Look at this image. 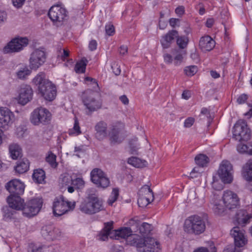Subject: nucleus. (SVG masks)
I'll list each match as a JSON object with an SVG mask.
<instances>
[{
    "label": "nucleus",
    "instance_id": "nucleus-1",
    "mask_svg": "<svg viewBox=\"0 0 252 252\" xmlns=\"http://www.w3.org/2000/svg\"><path fill=\"white\" fill-rule=\"evenodd\" d=\"M87 193V196L80 205V211L87 214H94L103 210L102 201L99 198L96 190L90 188Z\"/></svg>",
    "mask_w": 252,
    "mask_h": 252
},
{
    "label": "nucleus",
    "instance_id": "nucleus-2",
    "mask_svg": "<svg viewBox=\"0 0 252 252\" xmlns=\"http://www.w3.org/2000/svg\"><path fill=\"white\" fill-rule=\"evenodd\" d=\"M33 83L38 87L39 93L48 101L54 100L57 95L56 86L46 78L43 72L38 73L32 80Z\"/></svg>",
    "mask_w": 252,
    "mask_h": 252
},
{
    "label": "nucleus",
    "instance_id": "nucleus-3",
    "mask_svg": "<svg viewBox=\"0 0 252 252\" xmlns=\"http://www.w3.org/2000/svg\"><path fill=\"white\" fill-rule=\"evenodd\" d=\"M112 222H107L105 224L103 229L101 231L98 236V239L102 241H105L108 237L111 239H119L121 238L126 239L127 244L133 246L129 242L130 238L133 235H138L136 234H132V230L129 227H124L119 230H112ZM131 240L132 239H131Z\"/></svg>",
    "mask_w": 252,
    "mask_h": 252
},
{
    "label": "nucleus",
    "instance_id": "nucleus-4",
    "mask_svg": "<svg viewBox=\"0 0 252 252\" xmlns=\"http://www.w3.org/2000/svg\"><path fill=\"white\" fill-rule=\"evenodd\" d=\"M129 242L135 246L138 252H158L160 250L159 242L151 237L142 238L139 235H133Z\"/></svg>",
    "mask_w": 252,
    "mask_h": 252
},
{
    "label": "nucleus",
    "instance_id": "nucleus-5",
    "mask_svg": "<svg viewBox=\"0 0 252 252\" xmlns=\"http://www.w3.org/2000/svg\"><path fill=\"white\" fill-rule=\"evenodd\" d=\"M184 230L188 233L196 235L203 233L206 229L205 221L198 216H192L186 219Z\"/></svg>",
    "mask_w": 252,
    "mask_h": 252
},
{
    "label": "nucleus",
    "instance_id": "nucleus-6",
    "mask_svg": "<svg viewBox=\"0 0 252 252\" xmlns=\"http://www.w3.org/2000/svg\"><path fill=\"white\" fill-rule=\"evenodd\" d=\"M233 136L239 141H248L250 139L251 130L245 120H239L235 124L233 127Z\"/></svg>",
    "mask_w": 252,
    "mask_h": 252
},
{
    "label": "nucleus",
    "instance_id": "nucleus-7",
    "mask_svg": "<svg viewBox=\"0 0 252 252\" xmlns=\"http://www.w3.org/2000/svg\"><path fill=\"white\" fill-rule=\"evenodd\" d=\"M75 206V202H68L63 196L56 197L53 205V212L55 216H61L68 211L73 210Z\"/></svg>",
    "mask_w": 252,
    "mask_h": 252
},
{
    "label": "nucleus",
    "instance_id": "nucleus-8",
    "mask_svg": "<svg viewBox=\"0 0 252 252\" xmlns=\"http://www.w3.org/2000/svg\"><path fill=\"white\" fill-rule=\"evenodd\" d=\"M46 54L43 48L34 49L31 54L29 62V67L33 70H37L46 62Z\"/></svg>",
    "mask_w": 252,
    "mask_h": 252
},
{
    "label": "nucleus",
    "instance_id": "nucleus-9",
    "mask_svg": "<svg viewBox=\"0 0 252 252\" xmlns=\"http://www.w3.org/2000/svg\"><path fill=\"white\" fill-rule=\"evenodd\" d=\"M51 115L45 108L39 107L34 110L30 118L31 123L35 126L45 124L50 121Z\"/></svg>",
    "mask_w": 252,
    "mask_h": 252
},
{
    "label": "nucleus",
    "instance_id": "nucleus-10",
    "mask_svg": "<svg viewBox=\"0 0 252 252\" xmlns=\"http://www.w3.org/2000/svg\"><path fill=\"white\" fill-rule=\"evenodd\" d=\"M95 96V93L91 90L87 91L83 96V103L90 113L100 109L102 106L101 101L96 99Z\"/></svg>",
    "mask_w": 252,
    "mask_h": 252
},
{
    "label": "nucleus",
    "instance_id": "nucleus-11",
    "mask_svg": "<svg viewBox=\"0 0 252 252\" xmlns=\"http://www.w3.org/2000/svg\"><path fill=\"white\" fill-rule=\"evenodd\" d=\"M125 126L124 124L117 122L113 124L108 133L109 141L111 145L119 144L124 139L123 134Z\"/></svg>",
    "mask_w": 252,
    "mask_h": 252
},
{
    "label": "nucleus",
    "instance_id": "nucleus-12",
    "mask_svg": "<svg viewBox=\"0 0 252 252\" xmlns=\"http://www.w3.org/2000/svg\"><path fill=\"white\" fill-rule=\"evenodd\" d=\"M29 44V39L27 37H16L10 41L3 48L5 54L18 52L22 50Z\"/></svg>",
    "mask_w": 252,
    "mask_h": 252
},
{
    "label": "nucleus",
    "instance_id": "nucleus-13",
    "mask_svg": "<svg viewBox=\"0 0 252 252\" xmlns=\"http://www.w3.org/2000/svg\"><path fill=\"white\" fill-rule=\"evenodd\" d=\"M233 166L228 160L222 161L218 171V175L224 183H230L233 180Z\"/></svg>",
    "mask_w": 252,
    "mask_h": 252
},
{
    "label": "nucleus",
    "instance_id": "nucleus-14",
    "mask_svg": "<svg viewBox=\"0 0 252 252\" xmlns=\"http://www.w3.org/2000/svg\"><path fill=\"white\" fill-rule=\"evenodd\" d=\"M91 179L98 187L104 189L110 185V181L106 174L99 168H94L91 171Z\"/></svg>",
    "mask_w": 252,
    "mask_h": 252
},
{
    "label": "nucleus",
    "instance_id": "nucleus-15",
    "mask_svg": "<svg viewBox=\"0 0 252 252\" xmlns=\"http://www.w3.org/2000/svg\"><path fill=\"white\" fill-rule=\"evenodd\" d=\"M42 205V200L40 198L31 199L25 204L23 208V214L27 217H33L38 213Z\"/></svg>",
    "mask_w": 252,
    "mask_h": 252
},
{
    "label": "nucleus",
    "instance_id": "nucleus-16",
    "mask_svg": "<svg viewBox=\"0 0 252 252\" xmlns=\"http://www.w3.org/2000/svg\"><path fill=\"white\" fill-rule=\"evenodd\" d=\"M14 121V115L8 108H0V128L8 129Z\"/></svg>",
    "mask_w": 252,
    "mask_h": 252
},
{
    "label": "nucleus",
    "instance_id": "nucleus-17",
    "mask_svg": "<svg viewBox=\"0 0 252 252\" xmlns=\"http://www.w3.org/2000/svg\"><path fill=\"white\" fill-rule=\"evenodd\" d=\"M48 16L53 22L60 23L65 19L67 15L64 8L56 5L51 7L48 12Z\"/></svg>",
    "mask_w": 252,
    "mask_h": 252
},
{
    "label": "nucleus",
    "instance_id": "nucleus-18",
    "mask_svg": "<svg viewBox=\"0 0 252 252\" xmlns=\"http://www.w3.org/2000/svg\"><path fill=\"white\" fill-rule=\"evenodd\" d=\"M230 235L234 238L236 247L241 248L244 247L248 242L245 231L239 227H234L230 231Z\"/></svg>",
    "mask_w": 252,
    "mask_h": 252
},
{
    "label": "nucleus",
    "instance_id": "nucleus-19",
    "mask_svg": "<svg viewBox=\"0 0 252 252\" xmlns=\"http://www.w3.org/2000/svg\"><path fill=\"white\" fill-rule=\"evenodd\" d=\"M222 201L227 209L231 210L238 205L239 199L237 194L231 190H226L223 192Z\"/></svg>",
    "mask_w": 252,
    "mask_h": 252
},
{
    "label": "nucleus",
    "instance_id": "nucleus-20",
    "mask_svg": "<svg viewBox=\"0 0 252 252\" xmlns=\"http://www.w3.org/2000/svg\"><path fill=\"white\" fill-rule=\"evenodd\" d=\"M32 95L33 91L32 88L27 85H22L19 91L17 97L18 103L25 105L32 100Z\"/></svg>",
    "mask_w": 252,
    "mask_h": 252
},
{
    "label": "nucleus",
    "instance_id": "nucleus-21",
    "mask_svg": "<svg viewBox=\"0 0 252 252\" xmlns=\"http://www.w3.org/2000/svg\"><path fill=\"white\" fill-rule=\"evenodd\" d=\"M5 188L11 194L21 195L24 192L25 185L19 180L13 179L6 183Z\"/></svg>",
    "mask_w": 252,
    "mask_h": 252
},
{
    "label": "nucleus",
    "instance_id": "nucleus-22",
    "mask_svg": "<svg viewBox=\"0 0 252 252\" xmlns=\"http://www.w3.org/2000/svg\"><path fill=\"white\" fill-rule=\"evenodd\" d=\"M41 233L44 239L49 241L58 239L61 236V231L55 229L52 225L43 226L41 230Z\"/></svg>",
    "mask_w": 252,
    "mask_h": 252
},
{
    "label": "nucleus",
    "instance_id": "nucleus-23",
    "mask_svg": "<svg viewBox=\"0 0 252 252\" xmlns=\"http://www.w3.org/2000/svg\"><path fill=\"white\" fill-rule=\"evenodd\" d=\"M7 202L9 207L16 210H21L25 205L24 200L20 195L11 194L7 198Z\"/></svg>",
    "mask_w": 252,
    "mask_h": 252
},
{
    "label": "nucleus",
    "instance_id": "nucleus-24",
    "mask_svg": "<svg viewBox=\"0 0 252 252\" xmlns=\"http://www.w3.org/2000/svg\"><path fill=\"white\" fill-rule=\"evenodd\" d=\"M178 36V32L176 30L169 31L165 35L163 36L160 40L161 44L164 49H167L170 47L175 38Z\"/></svg>",
    "mask_w": 252,
    "mask_h": 252
},
{
    "label": "nucleus",
    "instance_id": "nucleus-25",
    "mask_svg": "<svg viewBox=\"0 0 252 252\" xmlns=\"http://www.w3.org/2000/svg\"><path fill=\"white\" fill-rule=\"evenodd\" d=\"M95 136L99 140L104 139L107 135V124L103 122H98L94 126Z\"/></svg>",
    "mask_w": 252,
    "mask_h": 252
},
{
    "label": "nucleus",
    "instance_id": "nucleus-26",
    "mask_svg": "<svg viewBox=\"0 0 252 252\" xmlns=\"http://www.w3.org/2000/svg\"><path fill=\"white\" fill-rule=\"evenodd\" d=\"M199 46L203 51H209L214 48L215 41L209 35L203 36L200 39Z\"/></svg>",
    "mask_w": 252,
    "mask_h": 252
},
{
    "label": "nucleus",
    "instance_id": "nucleus-27",
    "mask_svg": "<svg viewBox=\"0 0 252 252\" xmlns=\"http://www.w3.org/2000/svg\"><path fill=\"white\" fill-rule=\"evenodd\" d=\"M236 218L239 224L245 225L250 222L252 215L248 214L245 210H240L237 213Z\"/></svg>",
    "mask_w": 252,
    "mask_h": 252
},
{
    "label": "nucleus",
    "instance_id": "nucleus-28",
    "mask_svg": "<svg viewBox=\"0 0 252 252\" xmlns=\"http://www.w3.org/2000/svg\"><path fill=\"white\" fill-rule=\"evenodd\" d=\"M242 175L247 181L252 182V159L248 160L243 166Z\"/></svg>",
    "mask_w": 252,
    "mask_h": 252
},
{
    "label": "nucleus",
    "instance_id": "nucleus-29",
    "mask_svg": "<svg viewBox=\"0 0 252 252\" xmlns=\"http://www.w3.org/2000/svg\"><path fill=\"white\" fill-rule=\"evenodd\" d=\"M171 54L173 56L175 65H179L183 62L184 56L186 54V51L181 49H174L171 50Z\"/></svg>",
    "mask_w": 252,
    "mask_h": 252
},
{
    "label": "nucleus",
    "instance_id": "nucleus-30",
    "mask_svg": "<svg viewBox=\"0 0 252 252\" xmlns=\"http://www.w3.org/2000/svg\"><path fill=\"white\" fill-rule=\"evenodd\" d=\"M9 151L10 157L13 159H17L22 156V149L17 144H10L9 146Z\"/></svg>",
    "mask_w": 252,
    "mask_h": 252
},
{
    "label": "nucleus",
    "instance_id": "nucleus-31",
    "mask_svg": "<svg viewBox=\"0 0 252 252\" xmlns=\"http://www.w3.org/2000/svg\"><path fill=\"white\" fill-rule=\"evenodd\" d=\"M213 209L215 213L218 215H222L227 208L226 206L222 203V200H215L213 203Z\"/></svg>",
    "mask_w": 252,
    "mask_h": 252
},
{
    "label": "nucleus",
    "instance_id": "nucleus-32",
    "mask_svg": "<svg viewBox=\"0 0 252 252\" xmlns=\"http://www.w3.org/2000/svg\"><path fill=\"white\" fill-rule=\"evenodd\" d=\"M29 162L27 160H22L17 162V165L15 167L16 172L23 174L26 172L29 168Z\"/></svg>",
    "mask_w": 252,
    "mask_h": 252
},
{
    "label": "nucleus",
    "instance_id": "nucleus-33",
    "mask_svg": "<svg viewBox=\"0 0 252 252\" xmlns=\"http://www.w3.org/2000/svg\"><path fill=\"white\" fill-rule=\"evenodd\" d=\"M127 162L128 164L137 168H142L148 164L145 160H142L136 157H131L128 158Z\"/></svg>",
    "mask_w": 252,
    "mask_h": 252
},
{
    "label": "nucleus",
    "instance_id": "nucleus-34",
    "mask_svg": "<svg viewBox=\"0 0 252 252\" xmlns=\"http://www.w3.org/2000/svg\"><path fill=\"white\" fill-rule=\"evenodd\" d=\"M32 69L29 68L27 66L21 67L16 72L17 77L21 80L26 79L31 74Z\"/></svg>",
    "mask_w": 252,
    "mask_h": 252
},
{
    "label": "nucleus",
    "instance_id": "nucleus-35",
    "mask_svg": "<svg viewBox=\"0 0 252 252\" xmlns=\"http://www.w3.org/2000/svg\"><path fill=\"white\" fill-rule=\"evenodd\" d=\"M45 174L44 171L40 169L34 170L32 174L33 180L36 183L41 184L44 181Z\"/></svg>",
    "mask_w": 252,
    "mask_h": 252
},
{
    "label": "nucleus",
    "instance_id": "nucleus-36",
    "mask_svg": "<svg viewBox=\"0 0 252 252\" xmlns=\"http://www.w3.org/2000/svg\"><path fill=\"white\" fill-rule=\"evenodd\" d=\"M139 195L146 197L154 200V194L152 189L148 185H145L141 188L138 192Z\"/></svg>",
    "mask_w": 252,
    "mask_h": 252
},
{
    "label": "nucleus",
    "instance_id": "nucleus-37",
    "mask_svg": "<svg viewBox=\"0 0 252 252\" xmlns=\"http://www.w3.org/2000/svg\"><path fill=\"white\" fill-rule=\"evenodd\" d=\"M237 150L239 153L252 155V142L249 143L248 145L241 143L238 144Z\"/></svg>",
    "mask_w": 252,
    "mask_h": 252
},
{
    "label": "nucleus",
    "instance_id": "nucleus-38",
    "mask_svg": "<svg viewBox=\"0 0 252 252\" xmlns=\"http://www.w3.org/2000/svg\"><path fill=\"white\" fill-rule=\"evenodd\" d=\"M153 227L150 224L146 222H144L140 226L139 232L141 234V237H148L147 235L152 230Z\"/></svg>",
    "mask_w": 252,
    "mask_h": 252
},
{
    "label": "nucleus",
    "instance_id": "nucleus-39",
    "mask_svg": "<svg viewBox=\"0 0 252 252\" xmlns=\"http://www.w3.org/2000/svg\"><path fill=\"white\" fill-rule=\"evenodd\" d=\"M88 62V60L85 58H83L79 62L77 63L74 68L76 72L84 73Z\"/></svg>",
    "mask_w": 252,
    "mask_h": 252
},
{
    "label": "nucleus",
    "instance_id": "nucleus-40",
    "mask_svg": "<svg viewBox=\"0 0 252 252\" xmlns=\"http://www.w3.org/2000/svg\"><path fill=\"white\" fill-rule=\"evenodd\" d=\"M195 163L199 166L203 167L206 166L209 162V158L203 154H199L195 158Z\"/></svg>",
    "mask_w": 252,
    "mask_h": 252
},
{
    "label": "nucleus",
    "instance_id": "nucleus-41",
    "mask_svg": "<svg viewBox=\"0 0 252 252\" xmlns=\"http://www.w3.org/2000/svg\"><path fill=\"white\" fill-rule=\"evenodd\" d=\"M189 42L188 37L185 36H178L177 38V44L181 49L185 48Z\"/></svg>",
    "mask_w": 252,
    "mask_h": 252
},
{
    "label": "nucleus",
    "instance_id": "nucleus-42",
    "mask_svg": "<svg viewBox=\"0 0 252 252\" xmlns=\"http://www.w3.org/2000/svg\"><path fill=\"white\" fill-rule=\"evenodd\" d=\"M46 161L53 168H56L58 166V163L56 162V156L52 153H49L48 156L46 158Z\"/></svg>",
    "mask_w": 252,
    "mask_h": 252
},
{
    "label": "nucleus",
    "instance_id": "nucleus-43",
    "mask_svg": "<svg viewBox=\"0 0 252 252\" xmlns=\"http://www.w3.org/2000/svg\"><path fill=\"white\" fill-rule=\"evenodd\" d=\"M119 194V189L116 188L113 189L107 201L109 205H112L113 203L117 200Z\"/></svg>",
    "mask_w": 252,
    "mask_h": 252
},
{
    "label": "nucleus",
    "instance_id": "nucleus-44",
    "mask_svg": "<svg viewBox=\"0 0 252 252\" xmlns=\"http://www.w3.org/2000/svg\"><path fill=\"white\" fill-rule=\"evenodd\" d=\"M153 201V200L150 199V198L139 195L137 202L139 207H145Z\"/></svg>",
    "mask_w": 252,
    "mask_h": 252
},
{
    "label": "nucleus",
    "instance_id": "nucleus-45",
    "mask_svg": "<svg viewBox=\"0 0 252 252\" xmlns=\"http://www.w3.org/2000/svg\"><path fill=\"white\" fill-rule=\"evenodd\" d=\"M60 183L63 187H66L69 186H72L73 184V181L71 176L66 175L64 176L62 178Z\"/></svg>",
    "mask_w": 252,
    "mask_h": 252
},
{
    "label": "nucleus",
    "instance_id": "nucleus-46",
    "mask_svg": "<svg viewBox=\"0 0 252 252\" xmlns=\"http://www.w3.org/2000/svg\"><path fill=\"white\" fill-rule=\"evenodd\" d=\"M185 74L189 76H192L194 75L197 71V68L196 66L190 65L187 66L184 69Z\"/></svg>",
    "mask_w": 252,
    "mask_h": 252
},
{
    "label": "nucleus",
    "instance_id": "nucleus-47",
    "mask_svg": "<svg viewBox=\"0 0 252 252\" xmlns=\"http://www.w3.org/2000/svg\"><path fill=\"white\" fill-rule=\"evenodd\" d=\"M137 140V138H134L131 139L129 142V145L131 150V153L134 154L136 153L138 148L136 144H135L134 142Z\"/></svg>",
    "mask_w": 252,
    "mask_h": 252
},
{
    "label": "nucleus",
    "instance_id": "nucleus-48",
    "mask_svg": "<svg viewBox=\"0 0 252 252\" xmlns=\"http://www.w3.org/2000/svg\"><path fill=\"white\" fill-rule=\"evenodd\" d=\"M237 248V247L233 245L227 246L223 250V252H241V251Z\"/></svg>",
    "mask_w": 252,
    "mask_h": 252
},
{
    "label": "nucleus",
    "instance_id": "nucleus-49",
    "mask_svg": "<svg viewBox=\"0 0 252 252\" xmlns=\"http://www.w3.org/2000/svg\"><path fill=\"white\" fill-rule=\"evenodd\" d=\"M163 59L164 62L167 64H171L174 61L172 54L165 53L163 55Z\"/></svg>",
    "mask_w": 252,
    "mask_h": 252
},
{
    "label": "nucleus",
    "instance_id": "nucleus-50",
    "mask_svg": "<svg viewBox=\"0 0 252 252\" xmlns=\"http://www.w3.org/2000/svg\"><path fill=\"white\" fill-rule=\"evenodd\" d=\"M105 31L107 34L111 36L114 33V27L111 24L107 25L105 26Z\"/></svg>",
    "mask_w": 252,
    "mask_h": 252
},
{
    "label": "nucleus",
    "instance_id": "nucleus-51",
    "mask_svg": "<svg viewBox=\"0 0 252 252\" xmlns=\"http://www.w3.org/2000/svg\"><path fill=\"white\" fill-rule=\"evenodd\" d=\"M73 184L72 185L77 186L78 188H80L84 186V181L82 179L80 178H76L75 180H73Z\"/></svg>",
    "mask_w": 252,
    "mask_h": 252
},
{
    "label": "nucleus",
    "instance_id": "nucleus-52",
    "mask_svg": "<svg viewBox=\"0 0 252 252\" xmlns=\"http://www.w3.org/2000/svg\"><path fill=\"white\" fill-rule=\"evenodd\" d=\"M200 175L201 173L198 170V168H194L190 173V176L189 177L190 178H196L200 176Z\"/></svg>",
    "mask_w": 252,
    "mask_h": 252
},
{
    "label": "nucleus",
    "instance_id": "nucleus-53",
    "mask_svg": "<svg viewBox=\"0 0 252 252\" xmlns=\"http://www.w3.org/2000/svg\"><path fill=\"white\" fill-rule=\"evenodd\" d=\"M194 122V119L193 118L189 117L187 119L184 123V126L186 127H190L192 126Z\"/></svg>",
    "mask_w": 252,
    "mask_h": 252
},
{
    "label": "nucleus",
    "instance_id": "nucleus-54",
    "mask_svg": "<svg viewBox=\"0 0 252 252\" xmlns=\"http://www.w3.org/2000/svg\"><path fill=\"white\" fill-rule=\"evenodd\" d=\"M25 129L22 126H19L16 129V134L19 137H22L25 132Z\"/></svg>",
    "mask_w": 252,
    "mask_h": 252
},
{
    "label": "nucleus",
    "instance_id": "nucleus-55",
    "mask_svg": "<svg viewBox=\"0 0 252 252\" xmlns=\"http://www.w3.org/2000/svg\"><path fill=\"white\" fill-rule=\"evenodd\" d=\"M7 19V14L4 11H0V26L2 25Z\"/></svg>",
    "mask_w": 252,
    "mask_h": 252
},
{
    "label": "nucleus",
    "instance_id": "nucleus-56",
    "mask_svg": "<svg viewBox=\"0 0 252 252\" xmlns=\"http://www.w3.org/2000/svg\"><path fill=\"white\" fill-rule=\"evenodd\" d=\"M191 59L195 62L197 63L199 61V56L198 53L195 50L192 51L190 55Z\"/></svg>",
    "mask_w": 252,
    "mask_h": 252
},
{
    "label": "nucleus",
    "instance_id": "nucleus-57",
    "mask_svg": "<svg viewBox=\"0 0 252 252\" xmlns=\"http://www.w3.org/2000/svg\"><path fill=\"white\" fill-rule=\"evenodd\" d=\"M25 1V0H12V2L14 6L19 8L23 5Z\"/></svg>",
    "mask_w": 252,
    "mask_h": 252
},
{
    "label": "nucleus",
    "instance_id": "nucleus-58",
    "mask_svg": "<svg viewBox=\"0 0 252 252\" xmlns=\"http://www.w3.org/2000/svg\"><path fill=\"white\" fill-rule=\"evenodd\" d=\"M73 129L75 131V132L77 135L81 133V130H80V126H79V122L76 120H75V122H74Z\"/></svg>",
    "mask_w": 252,
    "mask_h": 252
},
{
    "label": "nucleus",
    "instance_id": "nucleus-59",
    "mask_svg": "<svg viewBox=\"0 0 252 252\" xmlns=\"http://www.w3.org/2000/svg\"><path fill=\"white\" fill-rule=\"evenodd\" d=\"M248 96L245 94H241L239 96L237 99V102L239 104L243 103L245 102V101L247 99Z\"/></svg>",
    "mask_w": 252,
    "mask_h": 252
},
{
    "label": "nucleus",
    "instance_id": "nucleus-60",
    "mask_svg": "<svg viewBox=\"0 0 252 252\" xmlns=\"http://www.w3.org/2000/svg\"><path fill=\"white\" fill-rule=\"evenodd\" d=\"M97 42L94 40H92L90 42L89 47L90 50L94 51L96 49Z\"/></svg>",
    "mask_w": 252,
    "mask_h": 252
},
{
    "label": "nucleus",
    "instance_id": "nucleus-61",
    "mask_svg": "<svg viewBox=\"0 0 252 252\" xmlns=\"http://www.w3.org/2000/svg\"><path fill=\"white\" fill-rule=\"evenodd\" d=\"M44 247L41 246H33L32 252H44Z\"/></svg>",
    "mask_w": 252,
    "mask_h": 252
},
{
    "label": "nucleus",
    "instance_id": "nucleus-62",
    "mask_svg": "<svg viewBox=\"0 0 252 252\" xmlns=\"http://www.w3.org/2000/svg\"><path fill=\"white\" fill-rule=\"evenodd\" d=\"M169 22L170 25L172 27L174 28L177 25V23L179 22V19L176 18H171L169 20Z\"/></svg>",
    "mask_w": 252,
    "mask_h": 252
},
{
    "label": "nucleus",
    "instance_id": "nucleus-63",
    "mask_svg": "<svg viewBox=\"0 0 252 252\" xmlns=\"http://www.w3.org/2000/svg\"><path fill=\"white\" fill-rule=\"evenodd\" d=\"M120 100L125 105H127L129 103V100L126 95L121 96Z\"/></svg>",
    "mask_w": 252,
    "mask_h": 252
},
{
    "label": "nucleus",
    "instance_id": "nucleus-64",
    "mask_svg": "<svg viewBox=\"0 0 252 252\" xmlns=\"http://www.w3.org/2000/svg\"><path fill=\"white\" fill-rule=\"evenodd\" d=\"M128 48L127 46L122 45L120 47L119 52L122 55H125L127 52Z\"/></svg>",
    "mask_w": 252,
    "mask_h": 252
}]
</instances>
